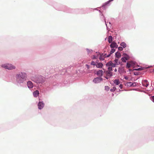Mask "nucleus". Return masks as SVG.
<instances>
[{
    "instance_id": "obj_32",
    "label": "nucleus",
    "mask_w": 154,
    "mask_h": 154,
    "mask_svg": "<svg viewBox=\"0 0 154 154\" xmlns=\"http://www.w3.org/2000/svg\"><path fill=\"white\" fill-rule=\"evenodd\" d=\"M151 98L152 101L154 103V96H152Z\"/></svg>"
},
{
    "instance_id": "obj_17",
    "label": "nucleus",
    "mask_w": 154,
    "mask_h": 154,
    "mask_svg": "<svg viewBox=\"0 0 154 154\" xmlns=\"http://www.w3.org/2000/svg\"><path fill=\"white\" fill-rule=\"evenodd\" d=\"M112 41V37L110 35L108 37V42L109 43H111Z\"/></svg>"
},
{
    "instance_id": "obj_5",
    "label": "nucleus",
    "mask_w": 154,
    "mask_h": 154,
    "mask_svg": "<svg viewBox=\"0 0 154 154\" xmlns=\"http://www.w3.org/2000/svg\"><path fill=\"white\" fill-rule=\"evenodd\" d=\"M106 66H110L112 67H114L116 65V64L113 63L112 61H110L106 64Z\"/></svg>"
},
{
    "instance_id": "obj_3",
    "label": "nucleus",
    "mask_w": 154,
    "mask_h": 154,
    "mask_svg": "<svg viewBox=\"0 0 154 154\" xmlns=\"http://www.w3.org/2000/svg\"><path fill=\"white\" fill-rule=\"evenodd\" d=\"M136 65V63L133 61H129L127 62L126 67L128 68L131 67H134Z\"/></svg>"
},
{
    "instance_id": "obj_6",
    "label": "nucleus",
    "mask_w": 154,
    "mask_h": 154,
    "mask_svg": "<svg viewBox=\"0 0 154 154\" xmlns=\"http://www.w3.org/2000/svg\"><path fill=\"white\" fill-rule=\"evenodd\" d=\"M136 83H132L131 82L126 83L125 84V85L128 87L135 86H136Z\"/></svg>"
},
{
    "instance_id": "obj_15",
    "label": "nucleus",
    "mask_w": 154,
    "mask_h": 154,
    "mask_svg": "<svg viewBox=\"0 0 154 154\" xmlns=\"http://www.w3.org/2000/svg\"><path fill=\"white\" fill-rule=\"evenodd\" d=\"M115 51V50L114 49H113V48H112L111 49V50L110 51V54L108 55H107L106 56V57H109L110 55L112 54V53H114Z\"/></svg>"
},
{
    "instance_id": "obj_23",
    "label": "nucleus",
    "mask_w": 154,
    "mask_h": 154,
    "mask_svg": "<svg viewBox=\"0 0 154 154\" xmlns=\"http://www.w3.org/2000/svg\"><path fill=\"white\" fill-rule=\"evenodd\" d=\"M116 89V88L114 87L112 88L111 89L110 91L112 92L114 91Z\"/></svg>"
},
{
    "instance_id": "obj_10",
    "label": "nucleus",
    "mask_w": 154,
    "mask_h": 154,
    "mask_svg": "<svg viewBox=\"0 0 154 154\" xmlns=\"http://www.w3.org/2000/svg\"><path fill=\"white\" fill-rule=\"evenodd\" d=\"M27 85L29 88H31L33 87L32 83L30 81H29L27 82Z\"/></svg>"
},
{
    "instance_id": "obj_20",
    "label": "nucleus",
    "mask_w": 154,
    "mask_h": 154,
    "mask_svg": "<svg viewBox=\"0 0 154 154\" xmlns=\"http://www.w3.org/2000/svg\"><path fill=\"white\" fill-rule=\"evenodd\" d=\"M98 56V55L97 56H95V55H93L91 56V57L93 59H96L97 58Z\"/></svg>"
},
{
    "instance_id": "obj_28",
    "label": "nucleus",
    "mask_w": 154,
    "mask_h": 154,
    "mask_svg": "<svg viewBox=\"0 0 154 154\" xmlns=\"http://www.w3.org/2000/svg\"><path fill=\"white\" fill-rule=\"evenodd\" d=\"M121 60L123 62H125L126 60L124 57H122L121 59Z\"/></svg>"
},
{
    "instance_id": "obj_37",
    "label": "nucleus",
    "mask_w": 154,
    "mask_h": 154,
    "mask_svg": "<svg viewBox=\"0 0 154 154\" xmlns=\"http://www.w3.org/2000/svg\"><path fill=\"white\" fill-rule=\"evenodd\" d=\"M108 76H106L105 77V78L107 79H108V78L107 77Z\"/></svg>"
},
{
    "instance_id": "obj_35",
    "label": "nucleus",
    "mask_w": 154,
    "mask_h": 154,
    "mask_svg": "<svg viewBox=\"0 0 154 154\" xmlns=\"http://www.w3.org/2000/svg\"><path fill=\"white\" fill-rule=\"evenodd\" d=\"M86 66L88 69H89V65H86Z\"/></svg>"
},
{
    "instance_id": "obj_19",
    "label": "nucleus",
    "mask_w": 154,
    "mask_h": 154,
    "mask_svg": "<svg viewBox=\"0 0 154 154\" xmlns=\"http://www.w3.org/2000/svg\"><path fill=\"white\" fill-rule=\"evenodd\" d=\"M116 56L118 58H119L121 56V54L119 53V52H117L116 53Z\"/></svg>"
},
{
    "instance_id": "obj_2",
    "label": "nucleus",
    "mask_w": 154,
    "mask_h": 154,
    "mask_svg": "<svg viewBox=\"0 0 154 154\" xmlns=\"http://www.w3.org/2000/svg\"><path fill=\"white\" fill-rule=\"evenodd\" d=\"M2 67L8 70H11L15 68V66L11 64H5L2 65Z\"/></svg>"
},
{
    "instance_id": "obj_39",
    "label": "nucleus",
    "mask_w": 154,
    "mask_h": 154,
    "mask_svg": "<svg viewBox=\"0 0 154 154\" xmlns=\"http://www.w3.org/2000/svg\"><path fill=\"white\" fill-rule=\"evenodd\" d=\"M117 71V69H115V71L116 72Z\"/></svg>"
},
{
    "instance_id": "obj_36",
    "label": "nucleus",
    "mask_w": 154,
    "mask_h": 154,
    "mask_svg": "<svg viewBox=\"0 0 154 154\" xmlns=\"http://www.w3.org/2000/svg\"><path fill=\"white\" fill-rule=\"evenodd\" d=\"M88 52V53H89V52H90L91 51H92L89 50H87Z\"/></svg>"
},
{
    "instance_id": "obj_31",
    "label": "nucleus",
    "mask_w": 154,
    "mask_h": 154,
    "mask_svg": "<svg viewBox=\"0 0 154 154\" xmlns=\"http://www.w3.org/2000/svg\"><path fill=\"white\" fill-rule=\"evenodd\" d=\"M113 0H109V1H108L106 2L105 3L106 5H107L109 4L110 2L112 1Z\"/></svg>"
},
{
    "instance_id": "obj_4",
    "label": "nucleus",
    "mask_w": 154,
    "mask_h": 154,
    "mask_svg": "<svg viewBox=\"0 0 154 154\" xmlns=\"http://www.w3.org/2000/svg\"><path fill=\"white\" fill-rule=\"evenodd\" d=\"M102 80L103 79L102 78L99 77L94 78V79L93 81L94 83H98L102 81Z\"/></svg>"
},
{
    "instance_id": "obj_1",
    "label": "nucleus",
    "mask_w": 154,
    "mask_h": 154,
    "mask_svg": "<svg viewBox=\"0 0 154 154\" xmlns=\"http://www.w3.org/2000/svg\"><path fill=\"white\" fill-rule=\"evenodd\" d=\"M27 77V75L25 73H21L20 74L17 75V80L19 83H22L24 80H26Z\"/></svg>"
},
{
    "instance_id": "obj_9",
    "label": "nucleus",
    "mask_w": 154,
    "mask_h": 154,
    "mask_svg": "<svg viewBox=\"0 0 154 154\" xmlns=\"http://www.w3.org/2000/svg\"><path fill=\"white\" fill-rule=\"evenodd\" d=\"M143 85L145 87H147L149 85L148 82L147 80H145L143 81L142 82Z\"/></svg>"
},
{
    "instance_id": "obj_8",
    "label": "nucleus",
    "mask_w": 154,
    "mask_h": 154,
    "mask_svg": "<svg viewBox=\"0 0 154 154\" xmlns=\"http://www.w3.org/2000/svg\"><path fill=\"white\" fill-rule=\"evenodd\" d=\"M110 47L112 48H117L118 47V45L115 42H113L110 44Z\"/></svg>"
},
{
    "instance_id": "obj_7",
    "label": "nucleus",
    "mask_w": 154,
    "mask_h": 154,
    "mask_svg": "<svg viewBox=\"0 0 154 154\" xmlns=\"http://www.w3.org/2000/svg\"><path fill=\"white\" fill-rule=\"evenodd\" d=\"M38 108L39 109H42L44 106V104L43 102H39L38 104Z\"/></svg>"
},
{
    "instance_id": "obj_12",
    "label": "nucleus",
    "mask_w": 154,
    "mask_h": 154,
    "mask_svg": "<svg viewBox=\"0 0 154 154\" xmlns=\"http://www.w3.org/2000/svg\"><path fill=\"white\" fill-rule=\"evenodd\" d=\"M39 94V92L38 90L35 91L33 93V95L34 97H37Z\"/></svg>"
},
{
    "instance_id": "obj_13",
    "label": "nucleus",
    "mask_w": 154,
    "mask_h": 154,
    "mask_svg": "<svg viewBox=\"0 0 154 154\" xmlns=\"http://www.w3.org/2000/svg\"><path fill=\"white\" fill-rule=\"evenodd\" d=\"M103 71L101 70H100L98 71L97 72V74L98 76H102L103 75Z\"/></svg>"
},
{
    "instance_id": "obj_18",
    "label": "nucleus",
    "mask_w": 154,
    "mask_h": 154,
    "mask_svg": "<svg viewBox=\"0 0 154 154\" xmlns=\"http://www.w3.org/2000/svg\"><path fill=\"white\" fill-rule=\"evenodd\" d=\"M120 45L125 48L126 47V45L124 42H122L120 44Z\"/></svg>"
},
{
    "instance_id": "obj_24",
    "label": "nucleus",
    "mask_w": 154,
    "mask_h": 154,
    "mask_svg": "<svg viewBox=\"0 0 154 154\" xmlns=\"http://www.w3.org/2000/svg\"><path fill=\"white\" fill-rule=\"evenodd\" d=\"M105 90L106 91H108L109 90V87L108 86H105Z\"/></svg>"
},
{
    "instance_id": "obj_14",
    "label": "nucleus",
    "mask_w": 154,
    "mask_h": 154,
    "mask_svg": "<svg viewBox=\"0 0 154 154\" xmlns=\"http://www.w3.org/2000/svg\"><path fill=\"white\" fill-rule=\"evenodd\" d=\"M96 66L98 68H101L103 66V64L102 63H98L97 64H96Z\"/></svg>"
},
{
    "instance_id": "obj_16",
    "label": "nucleus",
    "mask_w": 154,
    "mask_h": 154,
    "mask_svg": "<svg viewBox=\"0 0 154 154\" xmlns=\"http://www.w3.org/2000/svg\"><path fill=\"white\" fill-rule=\"evenodd\" d=\"M113 82L114 84H115L117 85H119L120 84V82L119 80L117 79H115L114 81Z\"/></svg>"
},
{
    "instance_id": "obj_38",
    "label": "nucleus",
    "mask_w": 154,
    "mask_h": 154,
    "mask_svg": "<svg viewBox=\"0 0 154 154\" xmlns=\"http://www.w3.org/2000/svg\"><path fill=\"white\" fill-rule=\"evenodd\" d=\"M129 71H132V70H131V69H129Z\"/></svg>"
},
{
    "instance_id": "obj_26",
    "label": "nucleus",
    "mask_w": 154,
    "mask_h": 154,
    "mask_svg": "<svg viewBox=\"0 0 154 154\" xmlns=\"http://www.w3.org/2000/svg\"><path fill=\"white\" fill-rule=\"evenodd\" d=\"M118 59H115L114 60V63L116 64V65H117L118 64Z\"/></svg>"
},
{
    "instance_id": "obj_29",
    "label": "nucleus",
    "mask_w": 154,
    "mask_h": 154,
    "mask_svg": "<svg viewBox=\"0 0 154 154\" xmlns=\"http://www.w3.org/2000/svg\"><path fill=\"white\" fill-rule=\"evenodd\" d=\"M91 65H92L93 66H95L96 65V63L93 61H92L91 62Z\"/></svg>"
},
{
    "instance_id": "obj_11",
    "label": "nucleus",
    "mask_w": 154,
    "mask_h": 154,
    "mask_svg": "<svg viewBox=\"0 0 154 154\" xmlns=\"http://www.w3.org/2000/svg\"><path fill=\"white\" fill-rule=\"evenodd\" d=\"M106 74L107 76L110 77L112 76V73L111 71H107L106 72Z\"/></svg>"
},
{
    "instance_id": "obj_34",
    "label": "nucleus",
    "mask_w": 154,
    "mask_h": 154,
    "mask_svg": "<svg viewBox=\"0 0 154 154\" xmlns=\"http://www.w3.org/2000/svg\"><path fill=\"white\" fill-rule=\"evenodd\" d=\"M124 78L126 80H128V76H125Z\"/></svg>"
},
{
    "instance_id": "obj_22",
    "label": "nucleus",
    "mask_w": 154,
    "mask_h": 154,
    "mask_svg": "<svg viewBox=\"0 0 154 154\" xmlns=\"http://www.w3.org/2000/svg\"><path fill=\"white\" fill-rule=\"evenodd\" d=\"M125 56L124 57L125 59L126 60H128L129 58V56L126 54H125Z\"/></svg>"
},
{
    "instance_id": "obj_27",
    "label": "nucleus",
    "mask_w": 154,
    "mask_h": 154,
    "mask_svg": "<svg viewBox=\"0 0 154 154\" xmlns=\"http://www.w3.org/2000/svg\"><path fill=\"white\" fill-rule=\"evenodd\" d=\"M108 71H111L112 70V67H111L110 66H109V67L108 68Z\"/></svg>"
},
{
    "instance_id": "obj_25",
    "label": "nucleus",
    "mask_w": 154,
    "mask_h": 154,
    "mask_svg": "<svg viewBox=\"0 0 154 154\" xmlns=\"http://www.w3.org/2000/svg\"><path fill=\"white\" fill-rule=\"evenodd\" d=\"M143 69L141 68H139L138 69H133V70H136V71H141Z\"/></svg>"
},
{
    "instance_id": "obj_21",
    "label": "nucleus",
    "mask_w": 154,
    "mask_h": 154,
    "mask_svg": "<svg viewBox=\"0 0 154 154\" xmlns=\"http://www.w3.org/2000/svg\"><path fill=\"white\" fill-rule=\"evenodd\" d=\"M106 56H105V57H102V55H100V57H99V59L101 60H104V58L105 57H106Z\"/></svg>"
},
{
    "instance_id": "obj_30",
    "label": "nucleus",
    "mask_w": 154,
    "mask_h": 154,
    "mask_svg": "<svg viewBox=\"0 0 154 154\" xmlns=\"http://www.w3.org/2000/svg\"><path fill=\"white\" fill-rule=\"evenodd\" d=\"M123 48L122 47H120L118 48V49L119 51H122L123 50Z\"/></svg>"
},
{
    "instance_id": "obj_33",
    "label": "nucleus",
    "mask_w": 154,
    "mask_h": 154,
    "mask_svg": "<svg viewBox=\"0 0 154 154\" xmlns=\"http://www.w3.org/2000/svg\"><path fill=\"white\" fill-rule=\"evenodd\" d=\"M119 87L121 88V89H122V87H123V85L122 84H120L119 85Z\"/></svg>"
}]
</instances>
